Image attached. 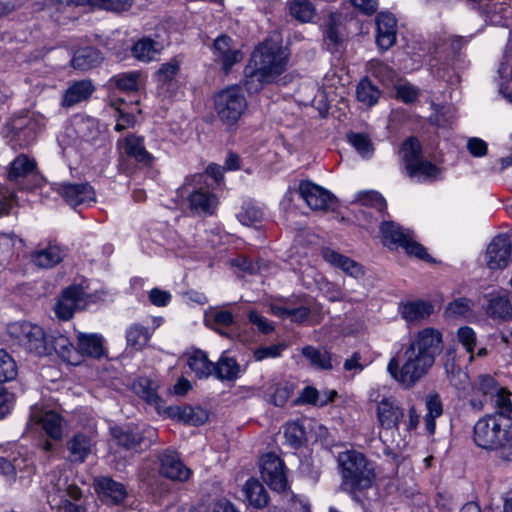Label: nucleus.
Masks as SVG:
<instances>
[{"label": "nucleus", "mask_w": 512, "mask_h": 512, "mask_svg": "<svg viewBox=\"0 0 512 512\" xmlns=\"http://www.w3.org/2000/svg\"><path fill=\"white\" fill-rule=\"evenodd\" d=\"M87 291L81 284H73L65 288L54 305L58 319L67 321L74 313L83 309L87 304Z\"/></svg>", "instance_id": "9"}, {"label": "nucleus", "mask_w": 512, "mask_h": 512, "mask_svg": "<svg viewBox=\"0 0 512 512\" xmlns=\"http://www.w3.org/2000/svg\"><path fill=\"white\" fill-rule=\"evenodd\" d=\"M113 435L117 440V443L125 449H137L142 447H148L155 436V430L147 428L141 431L138 427L127 429H114Z\"/></svg>", "instance_id": "15"}, {"label": "nucleus", "mask_w": 512, "mask_h": 512, "mask_svg": "<svg viewBox=\"0 0 512 512\" xmlns=\"http://www.w3.org/2000/svg\"><path fill=\"white\" fill-rule=\"evenodd\" d=\"M343 485L354 496L370 489L376 478L374 464L357 451H345L339 454Z\"/></svg>", "instance_id": "1"}, {"label": "nucleus", "mask_w": 512, "mask_h": 512, "mask_svg": "<svg viewBox=\"0 0 512 512\" xmlns=\"http://www.w3.org/2000/svg\"><path fill=\"white\" fill-rule=\"evenodd\" d=\"M407 172L410 177H417L419 180L436 179L440 175V169L437 166L422 159Z\"/></svg>", "instance_id": "49"}, {"label": "nucleus", "mask_w": 512, "mask_h": 512, "mask_svg": "<svg viewBox=\"0 0 512 512\" xmlns=\"http://www.w3.org/2000/svg\"><path fill=\"white\" fill-rule=\"evenodd\" d=\"M402 157L407 171L421 160V145L416 138L411 137L405 141L402 146Z\"/></svg>", "instance_id": "45"}, {"label": "nucleus", "mask_w": 512, "mask_h": 512, "mask_svg": "<svg viewBox=\"0 0 512 512\" xmlns=\"http://www.w3.org/2000/svg\"><path fill=\"white\" fill-rule=\"evenodd\" d=\"M298 190L301 198L312 210H328L335 202L334 196L328 190L310 181L300 182Z\"/></svg>", "instance_id": "13"}, {"label": "nucleus", "mask_w": 512, "mask_h": 512, "mask_svg": "<svg viewBox=\"0 0 512 512\" xmlns=\"http://www.w3.org/2000/svg\"><path fill=\"white\" fill-rule=\"evenodd\" d=\"M239 365L233 358L223 356L215 364L214 373L220 380H232L238 376Z\"/></svg>", "instance_id": "44"}, {"label": "nucleus", "mask_w": 512, "mask_h": 512, "mask_svg": "<svg viewBox=\"0 0 512 512\" xmlns=\"http://www.w3.org/2000/svg\"><path fill=\"white\" fill-rule=\"evenodd\" d=\"M86 5L92 9L121 12L132 6V0H86Z\"/></svg>", "instance_id": "50"}, {"label": "nucleus", "mask_w": 512, "mask_h": 512, "mask_svg": "<svg viewBox=\"0 0 512 512\" xmlns=\"http://www.w3.org/2000/svg\"><path fill=\"white\" fill-rule=\"evenodd\" d=\"M303 356L309 360L311 365L319 369H331V360L328 352L319 350L313 346H306L302 349Z\"/></svg>", "instance_id": "47"}, {"label": "nucleus", "mask_w": 512, "mask_h": 512, "mask_svg": "<svg viewBox=\"0 0 512 512\" xmlns=\"http://www.w3.org/2000/svg\"><path fill=\"white\" fill-rule=\"evenodd\" d=\"M187 365L199 378H207L213 375L215 363L201 350H194L187 355Z\"/></svg>", "instance_id": "30"}, {"label": "nucleus", "mask_w": 512, "mask_h": 512, "mask_svg": "<svg viewBox=\"0 0 512 512\" xmlns=\"http://www.w3.org/2000/svg\"><path fill=\"white\" fill-rule=\"evenodd\" d=\"M101 59V54L97 49L86 47L75 52L71 65L75 69L86 71L100 63Z\"/></svg>", "instance_id": "35"}, {"label": "nucleus", "mask_w": 512, "mask_h": 512, "mask_svg": "<svg viewBox=\"0 0 512 512\" xmlns=\"http://www.w3.org/2000/svg\"><path fill=\"white\" fill-rule=\"evenodd\" d=\"M59 193L71 206H77L95 201L94 189L87 183L62 184Z\"/></svg>", "instance_id": "23"}, {"label": "nucleus", "mask_w": 512, "mask_h": 512, "mask_svg": "<svg viewBox=\"0 0 512 512\" xmlns=\"http://www.w3.org/2000/svg\"><path fill=\"white\" fill-rule=\"evenodd\" d=\"M511 431L510 417L487 414L474 424L473 441L478 447L499 454Z\"/></svg>", "instance_id": "2"}, {"label": "nucleus", "mask_w": 512, "mask_h": 512, "mask_svg": "<svg viewBox=\"0 0 512 512\" xmlns=\"http://www.w3.org/2000/svg\"><path fill=\"white\" fill-rule=\"evenodd\" d=\"M247 501L255 508H262L268 503V494L263 485L254 479H249L243 488Z\"/></svg>", "instance_id": "38"}, {"label": "nucleus", "mask_w": 512, "mask_h": 512, "mask_svg": "<svg viewBox=\"0 0 512 512\" xmlns=\"http://www.w3.org/2000/svg\"><path fill=\"white\" fill-rule=\"evenodd\" d=\"M212 51L215 62L221 65L225 73H228L235 64L244 58L239 43L226 34H222L214 40Z\"/></svg>", "instance_id": "11"}, {"label": "nucleus", "mask_w": 512, "mask_h": 512, "mask_svg": "<svg viewBox=\"0 0 512 512\" xmlns=\"http://www.w3.org/2000/svg\"><path fill=\"white\" fill-rule=\"evenodd\" d=\"M512 243L509 237L499 235L487 247L486 263L492 270L503 269L508 265Z\"/></svg>", "instance_id": "17"}, {"label": "nucleus", "mask_w": 512, "mask_h": 512, "mask_svg": "<svg viewBox=\"0 0 512 512\" xmlns=\"http://www.w3.org/2000/svg\"><path fill=\"white\" fill-rule=\"evenodd\" d=\"M321 254L326 262L341 269L352 277L357 278L363 274L362 267L357 262L333 249L324 248Z\"/></svg>", "instance_id": "29"}, {"label": "nucleus", "mask_w": 512, "mask_h": 512, "mask_svg": "<svg viewBox=\"0 0 512 512\" xmlns=\"http://www.w3.org/2000/svg\"><path fill=\"white\" fill-rule=\"evenodd\" d=\"M210 321L212 322L211 327L213 329H215L216 331H218L221 335H224V332H222L221 330H219L215 326H225V327H227V326L232 325L233 322H234V316L232 315L231 312H229L227 310H218V311H215L211 315Z\"/></svg>", "instance_id": "61"}, {"label": "nucleus", "mask_w": 512, "mask_h": 512, "mask_svg": "<svg viewBox=\"0 0 512 512\" xmlns=\"http://www.w3.org/2000/svg\"><path fill=\"white\" fill-rule=\"evenodd\" d=\"M77 351L79 357L89 356L92 358H100L105 353L104 339L102 335L97 333L87 334L78 332L77 334Z\"/></svg>", "instance_id": "26"}, {"label": "nucleus", "mask_w": 512, "mask_h": 512, "mask_svg": "<svg viewBox=\"0 0 512 512\" xmlns=\"http://www.w3.org/2000/svg\"><path fill=\"white\" fill-rule=\"evenodd\" d=\"M30 422L40 424L45 433L54 440H60L63 436V418L52 410L43 411L39 407H33Z\"/></svg>", "instance_id": "18"}, {"label": "nucleus", "mask_w": 512, "mask_h": 512, "mask_svg": "<svg viewBox=\"0 0 512 512\" xmlns=\"http://www.w3.org/2000/svg\"><path fill=\"white\" fill-rule=\"evenodd\" d=\"M490 402L493 404L494 408L497 409V412L494 414L510 417L512 401L510 399V393L505 388L501 387V391L493 396V400Z\"/></svg>", "instance_id": "55"}, {"label": "nucleus", "mask_w": 512, "mask_h": 512, "mask_svg": "<svg viewBox=\"0 0 512 512\" xmlns=\"http://www.w3.org/2000/svg\"><path fill=\"white\" fill-rule=\"evenodd\" d=\"M44 8L57 12L65 10L71 6H87L86 0H44Z\"/></svg>", "instance_id": "63"}, {"label": "nucleus", "mask_w": 512, "mask_h": 512, "mask_svg": "<svg viewBox=\"0 0 512 512\" xmlns=\"http://www.w3.org/2000/svg\"><path fill=\"white\" fill-rule=\"evenodd\" d=\"M288 58L286 48L278 39L271 37L254 50L249 62L251 67L259 69L274 80L285 71Z\"/></svg>", "instance_id": "4"}, {"label": "nucleus", "mask_w": 512, "mask_h": 512, "mask_svg": "<svg viewBox=\"0 0 512 512\" xmlns=\"http://www.w3.org/2000/svg\"><path fill=\"white\" fill-rule=\"evenodd\" d=\"M63 258L62 249L55 244H50L31 254L32 262L40 268H51Z\"/></svg>", "instance_id": "32"}, {"label": "nucleus", "mask_w": 512, "mask_h": 512, "mask_svg": "<svg viewBox=\"0 0 512 512\" xmlns=\"http://www.w3.org/2000/svg\"><path fill=\"white\" fill-rule=\"evenodd\" d=\"M284 436L286 441L293 447L300 446L306 439L304 428L296 422H292L286 425Z\"/></svg>", "instance_id": "57"}, {"label": "nucleus", "mask_w": 512, "mask_h": 512, "mask_svg": "<svg viewBox=\"0 0 512 512\" xmlns=\"http://www.w3.org/2000/svg\"><path fill=\"white\" fill-rule=\"evenodd\" d=\"M285 349V344H275L271 346L260 347L254 351L253 356L256 361H262L267 358H276L279 357L282 351Z\"/></svg>", "instance_id": "59"}, {"label": "nucleus", "mask_w": 512, "mask_h": 512, "mask_svg": "<svg viewBox=\"0 0 512 512\" xmlns=\"http://www.w3.org/2000/svg\"><path fill=\"white\" fill-rule=\"evenodd\" d=\"M347 138L349 143L362 157H369L372 155L374 148L367 135L362 133H349Z\"/></svg>", "instance_id": "52"}, {"label": "nucleus", "mask_w": 512, "mask_h": 512, "mask_svg": "<svg viewBox=\"0 0 512 512\" xmlns=\"http://www.w3.org/2000/svg\"><path fill=\"white\" fill-rule=\"evenodd\" d=\"M434 362L425 353L408 345L404 352V362L401 368L397 357H392L388 362L387 372L395 381L412 386L428 373Z\"/></svg>", "instance_id": "3"}, {"label": "nucleus", "mask_w": 512, "mask_h": 512, "mask_svg": "<svg viewBox=\"0 0 512 512\" xmlns=\"http://www.w3.org/2000/svg\"><path fill=\"white\" fill-rule=\"evenodd\" d=\"M261 477L263 481L275 491H284L287 488V478L283 461L274 453H268L261 458Z\"/></svg>", "instance_id": "12"}, {"label": "nucleus", "mask_w": 512, "mask_h": 512, "mask_svg": "<svg viewBox=\"0 0 512 512\" xmlns=\"http://www.w3.org/2000/svg\"><path fill=\"white\" fill-rule=\"evenodd\" d=\"M133 56L143 62H149L154 59L159 52L157 43L148 37L139 39L131 49Z\"/></svg>", "instance_id": "41"}, {"label": "nucleus", "mask_w": 512, "mask_h": 512, "mask_svg": "<svg viewBox=\"0 0 512 512\" xmlns=\"http://www.w3.org/2000/svg\"><path fill=\"white\" fill-rule=\"evenodd\" d=\"M290 395L291 390L286 384L272 380L265 385V396L275 406H283Z\"/></svg>", "instance_id": "40"}, {"label": "nucleus", "mask_w": 512, "mask_h": 512, "mask_svg": "<svg viewBox=\"0 0 512 512\" xmlns=\"http://www.w3.org/2000/svg\"><path fill=\"white\" fill-rule=\"evenodd\" d=\"M94 91V86L89 80H80L71 84L62 97V106L70 108L87 100Z\"/></svg>", "instance_id": "28"}, {"label": "nucleus", "mask_w": 512, "mask_h": 512, "mask_svg": "<svg viewBox=\"0 0 512 512\" xmlns=\"http://www.w3.org/2000/svg\"><path fill=\"white\" fill-rule=\"evenodd\" d=\"M91 439L84 434H76L67 443L71 462L82 463L92 450Z\"/></svg>", "instance_id": "31"}, {"label": "nucleus", "mask_w": 512, "mask_h": 512, "mask_svg": "<svg viewBox=\"0 0 512 512\" xmlns=\"http://www.w3.org/2000/svg\"><path fill=\"white\" fill-rule=\"evenodd\" d=\"M96 487L105 501L111 504H121L128 496L125 486L109 477L97 479Z\"/></svg>", "instance_id": "27"}, {"label": "nucleus", "mask_w": 512, "mask_h": 512, "mask_svg": "<svg viewBox=\"0 0 512 512\" xmlns=\"http://www.w3.org/2000/svg\"><path fill=\"white\" fill-rule=\"evenodd\" d=\"M164 413L173 420L193 426L202 425L208 419L207 411L201 407L170 406L164 410Z\"/></svg>", "instance_id": "22"}, {"label": "nucleus", "mask_w": 512, "mask_h": 512, "mask_svg": "<svg viewBox=\"0 0 512 512\" xmlns=\"http://www.w3.org/2000/svg\"><path fill=\"white\" fill-rule=\"evenodd\" d=\"M501 391V386L489 375L479 376L472 386L470 405L473 409L481 411L485 405L493 400V396Z\"/></svg>", "instance_id": "14"}, {"label": "nucleus", "mask_w": 512, "mask_h": 512, "mask_svg": "<svg viewBox=\"0 0 512 512\" xmlns=\"http://www.w3.org/2000/svg\"><path fill=\"white\" fill-rule=\"evenodd\" d=\"M239 221L246 226H252L260 223L263 219V212L260 208L247 204L237 215Z\"/></svg>", "instance_id": "56"}, {"label": "nucleus", "mask_w": 512, "mask_h": 512, "mask_svg": "<svg viewBox=\"0 0 512 512\" xmlns=\"http://www.w3.org/2000/svg\"><path fill=\"white\" fill-rule=\"evenodd\" d=\"M159 462V472L166 478L174 481H186L191 475V470L181 462L175 453L166 452L161 454Z\"/></svg>", "instance_id": "21"}, {"label": "nucleus", "mask_w": 512, "mask_h": 512, "mask_svg": "<svg viewBox=\"0 0 512 512\" xmlns=\"http://www.w3.org/2000/svg\"><path fill=\"white\" fill-rule=\"evenodd\" d=\"M457 339L458 342L465 348V350L470 354L469 361H473L474 359V348L477 341V336L475 331L468 326L460 327L457 330Z\"/></svg>", "instance_id": "54"}, {"label": "nucleus", "mask_w": 512, "mask_h": 512, "mask_svg": "<svg viewBox=\"0 0 512 512\" xmlns=\"http://www.w3.org/2000/svg\"><path fill=\"white\" fill-rule=\"evenodd\" d=\"M289 12L293 18L305 23L313 19L315 9L308 0H294L289 5Z\"/></svg>", "instance_id": "46"}, {"label": "nucleus", "mask_w": 512, "mask_h": 512, "mask_svg": "<svg viewBox=\"0 0 512 512\" xmlns=\"http://www.w3.org/2000/svg\"><path fill=\"white\" fill-rule=\"evenodd\" d=\"M135 390L137 394H139L149 404L154 405L160 413L161 400L157 394V385L153 381L147 378H141L135 385Z\"/></svg>", "instance_id": "43"}, {"label": "nucleus", "mask_w": 512, "mask_h": 512, "mask_svg": "<svg viewBox=\"0 0 512 512\" xmlns=\"http://www.w3.org/2000/svg\"><path fill=\"white\" fill-rule=\"evenodd\" d=\"M409 346L435 361L441 351L442 333L436 328L426 327L416 333Z\"/></svg>", "instance_id": "16"}, {"label": "nucleus", "mask_w": 512, "mask_h": 512, "mask_svg": "<svg viewBox=\"0 0 512 512\" xmlns=\"http://www.w3.org/2000/svg\"><path fill=\"white\" fill-rule=\"evenodd\" d=\"M246 107V99L237 87L227 88L215 97L216 112L227 125L236 123Z\"/></svg>", "instance_id": "8"}, {"label": "nucleus", "mask_w": 512, "mask_h": 512, "mask_svg": "<svg viewBox=\"0 0 512 512\" xmlns=\"http://www.w3.org/2000/svg\"><path fill=\"white\" fill-rule=\"evenodd\" d=\"M150 335L145 327L134 324L129 327L126 334L127 344L136 350L146 346Z\"/></svg>", "instance_id": "48"}, {"label": "nucleus", "mask_w": 512, "mask_h": 512, "mask_svg": "<svg viewBox=\"0 0 512 512\" xmlns=\"http://www.w3.org/2000/svg\"><path fill=\"white\" fill-rule=\"evenodd\" d=\"M484 309L487 316L494 321H512V304L507 293L497 292L488 295Z\"/></svg>", "instance_id": "19"}, {"label": "nucleus", "mask_w": 512, "mask_h": 512, "mask_svg": "<svg viewBox=\"0 0 512 512\" xmlns=\"http://www.w3.org/2000/svg\"><path fill=\"white\" fill-rule=\"evenodd\" d=\"M376 415L380 426L379 435L382 438L384 434L399 430L405 411L398 400L393 397H385L378 402Z\"/></svg>", "instance_id": "10"}, {"label": "nucleus", "mask_w": 512, "mask_h": 512, "mask_svg": "<svg viewBox=\"0 0 512 512\" xmlns=\"http://www.w3.org/2000/svg\"><path fill=\"white\" fill-rule=\"evenodd\" d=\"M433 305L423 300L401 302L399 313L409 324L419 323L427 319L433 313Z\"/></svg>", "instance_id": "24"}, {"label": "nucleus", "mask_w": 512, "mask_h": 512, "mask_svg": "<svg viewBox=\"0 0 512 512\" xmlns=\"http://www.w3.org/2000/svg\"><path fill=\"white\" fill-rule=\"evenodd\" d=\"M401 247L404 248L406 253L409 255L415 256L419 259L429 260V255L426 252V249L421 244L414 241L412 239L411 234L406 239V241L402 244Z\"/></svg>", "instance_id": "62"}, {"label": "nucleus", "mask_w": 512, "mask_h": 512, "mask_svg": "<svg viewBox=\"0 0 512 512\" xmlns=\"http://www.w3.org/2000/svg\"><path fill=\"white\" fill-rule=\"evenodd\" d=\"M396 94L405 103H413L419 96L417 88L408 83L396 86Z\"/></svg>", "instance_id": "64"}, {"label": "nucleus", "mask_w": 512, "mask_h": 512, "mask_svg": "<svg viewBox=\"0 0 512 512\" xmlns=\"http://www.w3.org/2000/svg\"><path fill=\"white\" fill-rule=\"evenodd\" d=\"M472 301L467 298H459L449 303L446 312L450 316H466L472 310Z\"/></svg>", "instance_id": "58"}, {"label": "nucleus", "mask_w": 512, "mask_h": 512, "mask_svg": "<svg viewBox=\"0 0 512 512\" xmlns=\"http://www.w3.org/2000/svg\"><path fill=\"white\" fill-rule=\"evenodd\" d=\"M356 201L362 206L375 208L381 213L386 208L382 195L376 191H365L357 194Z\"/></svg>", "instance_id": "53"}, {"label": "nucleus", "mask_w": 512, "mask_h": 512, "mask_svg": "<svg viewBox=\"0 0 512 512\" xmlns=\"http://www.w3.org/2000/svg\"><path fill=\"white\" fill-rule=\"evenodd\" d=\"M125 153L143 165H151L154 157L144 147L143 138L134 135L125 139Z\"/></svg>", "instance_id": "34"}, {"label": "nucleus", "mask_w": 512, "mask_h": 512, "mask_svg": "<svg viewBox=\"0 0 512 512\" xmlns=\"http://www.w3.org/2000/svg\"><path fill=\"white\" fill-rule=\"evenodd\" d=\"M49 355L55 352L63 361L77 365L80 363L79 352L71 341L62 334L49 335Z\"/></svg>", "instance_id": "25"}, {"label": "nucleus", "mask_w": 512, "mask_h": 512, "mask_svg": "<svg viewBox=\"0 0 512 512\" xmlns=\"http://www.w3.org/2000/svg\"><path fill=\"white\" fill-rule=\"evenodd\" d=\"M49 483L47 499L52 509L58 512H86L85 507L71 502L81 497V491L76 485L68 483L67 477L54 472L49 475Z\"/></svg>", "instance_id": "6"}, {"label": "nucleus", "mask_w": 512, "mask_h": 512, "mask_svg": "<svg viewBox=\"0 0 512 512\" xmlns=\"http://www.w3.org/2000/svg\"><path fill=\"white\" fill-rule=\"evenodd\" d=\"M376 26V41L378 46L383 50L389 49L396 42V18L389 12H381L376 17Z\"/></svg>", "instance_id": "20"}, {"label": "nucleus", "mask_w": 512, "mask_h": 512, "mask_svg": "<svg viewBox=\"0 0 512 512\" xmlns=\"http://www.w3.org/2000/svg\"><path fill=\"white\" fill-rule=\"evenodd\" d=\"M17 376L15 360L3 349H0V383L8 382Z\"/></svg>", "instance_id": "51"}, {"label": "nucleus", "mask_w": 512, "mask_h": 512, "mask_svg": "<svg viewBox=\"0 0 512 512\" xmlns=\"http://www.w3.org/2000/svg\"><path fill=\"white\" fill-rule=\"evenodd\" d=\"M425 405L427 409L424 417L425 429L430 435H433L436 428L435 419L442 415L443 405L436 393H430L426 396Z\"/></svg>", "instance_id": "36"}, {"label": "nucleus", "mask_w": 512, "mask_h": 512, "mask_svg": "<svg viewBox=\"0 0 512 512\" xmlns=\"http://www.w3.org/2000/svg\"><path fill=\"white\" fill-rule=\"evenodd\" d=\"M380 95L381 92L378 87L372 84L368 78L362 79L356 87L357 100L366 107L374 106Z\"/></svg>", "instance_id": "39"}, {"label": "nucleus", "mask_w": 512, "mask_h": 512, "mask_svg": "<svg viewBox=\"0 0 512 512\" xmlns=\"http://www.w3.org/2000/svg\"><path fill=\"white\" fill-rule=\"evenodd\" d=\"M36 161L25 154L18 155L10 164L8 178L17 180L33 173L36 169Z\"/></svg>", "instance_id": "37"}, {"label": "nucleus", "mask_w": 512, "mask_h": 512, "mask_svg": "<svg viewBox=\"0 0 512 512\" xmlns=\"http://www.w3.org/2000/svg\"><path fill=\"white\" fill-rule=\"evenodd\" d=\"M138 78L139 74L137 72H130L117 76L115 81L119 89L123 91H135L138 89Z\"/></svg>", "instance_id": "60"}, {"label": "nucleus", "mask_w": 512, "mask_h": 512, "mask_svg": "<svg viewBox=\"0 0 512 512\" xmlns=\"http://www.w3.org/2000/svg\"><path fill=\"white\" fill-rule=\"evenodd\" d=\"M204 179L203 174L186 178L179 193L182 197H187L189 209L194 214L212 215L218 206V199L213 193L203 188Z\"/></svg>", "instance_id": "7"}, {"label": "nucleus", "mask_w": 512, "mask_h": 512, "mask_svg": "<svg viewBox=\"0 0 512 512\" xmlns=\"http://www.w3.org/2000/svg\"><path fill=\"white\" fill-rule=\"evenodd\" d=\"M8 334L28 353L36 356L49 355V335L37 324L18 321L8 325Z\"/></svg>", "instance_id": "5"}, {"label": "nucleus", "mask_w": 512, "mask_h": 512, "mask_svg": "<svg viewBox=\"0 0 512 512\" xmlns=\"http://www.w3.org/2000/svg\"><path fill=\"white\" fill-rule=\"evenodd\" d=\"M273 79L265 76L259 69L251 67L249 62L245 68V81L244 85L249 93H256L262 89L264 84L272 82Z\"/></svg>", "instance_id": "42"}, {"label": "nucleus", "mask_w": 512, "mask_h": 512, "mask_svg": "<svg viewBox=\"0 0 512 512\" xmlns=\"http://www.w3.org/2000/svg\"><path fill=\"white\" fill-rule=\"evenodd\" d=\"M382 242L386 246L401 247L410 233L404 231L399 225L391 221H384L380 226Z\"/></svg>", "instance_id": "33"}]
</instances>
